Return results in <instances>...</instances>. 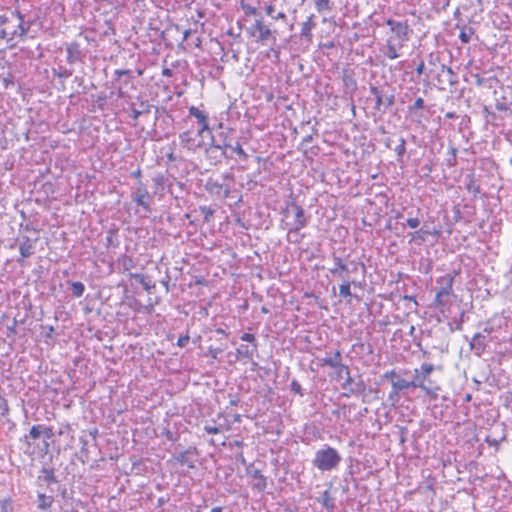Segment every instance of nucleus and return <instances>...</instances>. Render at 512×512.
I'll return each instance as SVG.
<instances>
[{
  "label": "nucleus",
  "instance_id": "obj_1",
  "mask_svg": "<svg viewBox=\"0 0 512 512\" xmlns=\"http://www.w3.org/2000/svg\"><path fill=\"white\" fill-rule=\"evenodd\" d=\"M342 458L335 448L325 446L315 453L313 465L321 471H330L336 468Z\"/></svg>",
  "mask_w": 512,
  "mask_h": 512
},
{
  "label": "nucleus",
  "instance_id": "obj_2",
  "mask_svg": "<svg viewBox=\"0 0 512 512\" xmlns=\"http://www.w3.org/2000/svg\"><path fill=\"white\" fill-rule=\"evenodd\" d=\"M227 181H234L232 174H224L221 176V180L208 178L205 183V190L218 198H227L230 195V186Z\"/></svg>",
  "mask_w": 512,
  "mask_h": 512
},
{
  "label": "nucleus",
  "instance_id": "obj_3",
  "mask_svg": "<svg viewBox=\"0 0 512 512\" xmlns=\"http://www.w3.org/2000/svg\"><path fill=\"white\" fill-rule=\"evenodd\" d=\"M386 24L390 27L392 33L387 41H395L404 46V43L409 40L410 33H412L409 25L406 22L395 21L393 19H388Z\"/></svg>",
  "mask_w": 512,
  "mask_h": 512
},
{
  "label": "nucleus",
  "instance_id": "obj_4",
  "mask_svg": "<svg viewBox=\"0 0 512 512\" xmlns=\"http://www.w3.org/2000/svg\"><path fill=\"white\" fill-rule=\"evenodd\" d=\"M294 213V219L292 222L286 223L288 228V237L291 235H298L299 231L307 225V218L305 217L304 210L297 204H292L290 208H287L286 216L290 212Z\"/></svg>",
  "mask_w": 512,
  "mask_h": 512
},
{
  "label": "nucleus",
  "instance_id": "obj_5",
  "mask_svg": "<svg viewBox=\"0 0 512 512\" xmlns=\"http://www.w3.org/2000/svg\"><path fill=\"white\" fill-rule=\"evenodd\" d=\"M131 199L146 213L151 212L153 197L149 193L147 186L141 180L137 182V187L131 193Z\"/></svg>",
  "mask_w": 512,
  "mask_h": 512
},
{
  "label": "nucleus",
  "instance_id": "obj_6",
  "mask_svg": "<svg viewBox=\"0 0 512 512\" xmlns=\"http://www.w3.org/2000/svg\"><path fill=\"white\" fill-rule=\"evenodd\" d=\"M412 380L413 383H415L414 388H420L432 399H437L440 387L438 385H434L430 376H424V374L419 373L417 369H414V376Z\"/></svg>",
  "mask_w": 512,
  "mask_h": 512
},
{
  "label": "nucleus",
  "instance_id": "obj_7",
  "mask_svg": "<svg viewBox=\"0 0 512 512\" xmlns=\"http://www.w3.org/2000/svg\"><path fill=\"white\" fill-rule=\"evenodd\" d=\"M218 129L219 131L216 133V135L211 137V142H215L216 145H219L227 150L228 147L232 146L235 130L231 127L224 126L223 123L218 125Z\"/></svg>",
  "mask_w": 512,
  "mask_h": 512
},
{
  "label": "nucleus",
  "instance_id": "obj_8",
  "mask_svg": "<svg viewBox=\"0 0 512 512\" xmlns=\"http://www.w3.org/2000/svg\"><path fill=\"white\" fill-rule=\"evenodd\" d=\"M370 92L375 97L376 110L380 111L382 107H384V109H388L394 105L395 96L393 93H388L384 89H379L375 86L370 87Z\"/></svg>",
  "mask_w": 512,
  "mask_h": 512
},
{
  "label": "nucleus",
  "instance_id": "obj_9",
  "mask_svg": "<svg viewBox=\"0 0 512 512\" xmlns=\"http://www.w3.org/2000/svg\"><path fill=\"white\" fill-rule=\"evenodd\" d=\"M342 389H347L350 387V394L355 396L362 395L366 391L365 382L359 377L357 380L353 379L350 375V370L348 369V373L345 372V381L341 385Z\"/></svg>",
  "mask_w": 512,
  "mask_h": 512
},
{
  "label": "nucleus",
  "instance_id": "obj_10",
  "mask_svg": "<svg viewBox=\"0 0 512 512\" xmlns=\"http://www.w3.org/2000/svg\"><path fill=\"white\" fill-rule=\"evenodd\" d=\"M11 16L15 17L19 21V23L17 28L10 33L9 40H14L15 37L24 38L27 35L33 22H25L24 16L17 10L11 11Z\"/></svg>",
  "mask_w": 512,
  "mask_h": 512
},
{
  "label": "nucleus",
  "instance_id": "obj_11",
  "mask_svg": "<svg viewBox=\"0 0 512 512\" xmlns=\"http://www.w3.org/2000/svg\"><path fill=\"white\" fill-rule=\"evenodd\" d=\"M58 483L54 468L42 467L36 479V485L40 488L50 489L52 484Z\"/></svg>",
  "mask_w": 512,
  "mask_h": 512
},
{
  "label": "nucleus",
  "instance_id": "obj_12",
  "mask_svg": "<svg viewBox=\"0 0 512 512\" xmlns=\"http://www.w3.org/2000/svg\"><path fill=\"white\" fill-rule=\"evenodd\" d=\"M415 383L412 381H407L402 378H396V380H392V390L389 393V399L392 401H398L400 393L404 390H408L410 388H414Z\"/></svg>",
  "mask_w": 512,
  "mask_h": 512
},
{
  "label": "nucleus",
  "instance_id": "obj_13",
  "mask_svg": "<svg viewBox=\"0 0 512 512\" xmlns=\"http://www.w3.org/2000/svg\"><path fill=\"white\" fill-rule=\"evenodd\" d=\"M189 115L195 117L200 125V128L197 131L198 136L201 137L204 132L211 131L208 123V115L204 111L199 110L195 106H191L189 108Z\"/></svg>",
  "mask_w": 512,
  "mask_h": 512
},
{
  "label": "nucleus",
  "instance_id": "obj_14",
  "mask_svg": "<svg viewBox=\"0 0 512 512\" xmlns=\"http://www.w3.org/2000/svg\"><path fill=\"white\" fill-rule=\"evenodd\" d=\"M38 237L32 239L28 236H21L18 240L20 241L19 244V252L22 259L29 258L32 256L35 252V244L38 241Z\"/></svg>",
  "mask_w": 512,
  "mask_h": 512
},
{
  "label": "nucleus",
  "instance_id": "obj_15",
  "mask_svg": "<svg viewBox=\"0 0 512 512\" xmlns=\"http://www.w3.org/2000/svg\"><path fill=\"white\" fill-rule=\"evenodd\" d=\"M206 157L215 163L221 162L223 158L229 159L231 156L227 154V150L215 142H211L205 149Z\"/></svg>",
  "mask_w": 512,
  "mask_h": 512
},
{
  "label": "nucleus",
  "instance_id": "obj_16",
  "mask_svg": "<svg viewBox=\"0 0 512 512\" xmlns=\"http://www.w3.org/2000/svg\"><path fill=\"white\" fill-rule=\"evenodd\" d=\"M437 81L440 84H449L450 86H454L458 83V78L456 73L452 70L451 67H448L444 64L441 65V71L437 75Z\"/></svg>",
  "mask_w": 512,
  "mask_h": 512
},
{
  "label": "nucleus",
  "instance_id": "obj_17",
  "mask_svg": "<svg viewBox=\"0 0 512 512\" xmlns=\"http://www.w3.org/2000/svg\"><path fill=\"white\" fill-rule=\"evenodd\" d=\"M469 345L474 354L480 357L484 353L487 346L486 336L481 332L476 333L470 340Z\"/></svg>",
  "mask_w": 512,
  "mask_h": 512
},
{
  "label": "nucleus",
  "instance_id": "obj_18",
  "mask_svg": "<svg viewBox=\"0 0 512 512\" xmlns=\"http://www.w3.org/2000/svg\"><path fill=\"white\" fill-rule=\"evenodd\" d=\"M334 267L329 269V272L333 276H337L339 278L347 279L349 278V266L345 264L342 259L336 255H333Z\"/></svg>",
  "mask_w": 512,
  "mask_h": 512
},
{
  "label": "nucleus",
  "instance_id": "obj_19",
  "mask_svg": "<svg viewBox=\"0 0 512 512\" xmlns=\"http://www.w3.org/2000/svg\"><path fill=\"white\" fill-rule=\"evenodd\" d=\"M437 283L440 284L439 290V298L441 296H450L452 293L453 283H454V276L450 274H446L443 277H440L437 279Z\"/></svg>",
  "mask_w": 512,
  "mask_h": 512
},
{
  "label": "nucleus",
  "instance_id": "obj_20",
  "mask_svg": "<svg viewBox=\"0 0 512 512\" xmlns=\"http://www.w3.org/2000/svg\"><path fill=\"white\" fill-rule=\"evenodd\" d=\"M67 62L74 64L82 60V51L78 42H71L66 46Z\"/></svg>",
  "mask_w": 512,
  "mask_h": 512
},
{
  "label": "nucleus",
  "instance_id": "obj_21",
  "mask_svg": "<svg viewBox=\"0 0 512 512\" xmlns=\"http://www.w3.org/2000/svg\"><path fill=\"white\" fill-rule=\"evenodd\" d=\"M180 144L187 150L195 151L201 147V143H196V140L192 137L191 132L185 131L179 135Z\"/></svg>",
  "mask_w": 512,
  "mask_h": 512
},
{
  "label": "nucleus",
  "instance_id": "obj_22",
  "mask_svg": "<svg viewBox=\"0 0 512 512\" xmlns=\"http://www.w3.org/2000/svg\"><path fill=\"white\" fill-rule=\"evenodd\" d=\"M323 365L329 366L331 368H341V370H345L348 373V366L341 363V352L336 350L333 357L324 358Z\"/></svg>",
  "mask_w": 512,
  "mask_h": 512
},
{
  "label": "nucleus",
  "instance_id": "obj_23",
  "mask_svg": "<svg viewBox=\"0 0 512 512\" xmlns=\"http://www.w3.org/2000/svg\"><path fill=\"white\" fill-rule=\"evenodd\" d=\"M254 28L257 32H259L258 41L262 44H264L272 35L270 28L264 25L261 20L255 21Z\"/></svg>",
  "mask_w": 512,
  "mask_h": 512
},
{
  "label": "nucleus",
  "instance_id": "obj_24",
  "mask_svg": "<svg viewBox=\"0 0 512 512\" xmlns=\"http://www.w3.org/2000/svg\"><path fill=\"white\" fill-rule=\"evenodd\" d=\"M196 451L195 448L187 449L183 452H180L174 456V459L179 462L181 465H187L189 468H194V461L190 459V455L193 454Z\"/></svg>",
  "mask_w": 512,
  "mask_h": 512
},
{
  "label": "nucleus",
  "instance_id": "obj_25",
  "mask_svg": "<svg viewBox=\"0 0 512 512\" xmlns=\"http://www.w3.org/2000/svg\"><path fill=\"white\" fill-rule=\"evenodd\" d=\"M54 502V497L52 495H47L44 492L37 493V508L39 510H47L49 509Z\"/></svg>",
  "mask_w": 512,
  "mask_h": 512
},
{
  "label": "nucleus",
  "instance_id": "obj_26",
  "mask_svg": "<svg viewBox=\"0 0 512 512\" xmlns=\"http://www.w3.org/2000/svg\"><path fill=\"white\" fill-rule=\"evenodd\" d=\"M314 15H310L307 20L303 23L300 35L306 38L308 41L312 40L311 30L315 27Z\"/></svg>",
  "mask_w": 512,
  "mask_h": 512
},
{
  "label": "nucleus",
  "instance_id": "obj_27",
  "mask_svg": "<svg viewBox=\"0 0 512 512\" xmlns=\"http://www.w3.org/2000/svg\"><path fill=\"white\" fill-rule=\"evenodd\" d=\"M251 476L256 480V482L253 484V487L260 492L264 491L266 489L267 483L266 477L261 473V471L255 469L251 472Z\"/></svg>",
  "mask_w": 512,
  "mask_h": 512
},
{
  "label": "nucleus",
  "instance_id": "obj_28",
  "mask_svg": "<svg viewBox=\"0 0 512 512\" xmlns=\"http://www.w3.org/2000/svg\"><path fill=\"white\" fill-rule=\"evenodd\" d=\"M152 105L148 101H140L139 108H132V118L137 120L141 115L150 113Z\"/></svg>",
  "mask_w": 512,
  "mask_h": 512
},
{
  "label": "nucleus",
  "instance_id": "obj_29",
  "mask_svg": "<svg viewBox=\"0 0 512 512\" xmlns=\"http://www.w3.org/2000/svg\"><path fill=\"white\" fill-rule=\"evenodd\" d=\"M41 429H42V425H33L30 429L29 434L24 436L23 440L27 444V449L25 450V452H28V449L31 447V444L29 441L30 438L38 439L42 436Z\"/></svg>",
  "mask_w": 512,
  "mask_h": 512
},
{
  "label": "nucleus",
  "instance_id": "obj_30",
  "mask_svg": "<svg viewBox=\"0 0 512 512\" xmlns=\"http://www.w3.org/2000/svg\"><path fill=\"white\" fill-rule=\"evenodd\" d=\"M402 44L396 43L395 41H387V52L386 56L389 59H397L399 57L398 50L402 48Z\"/></svg>",
  "mask_w": 512,
  "mask_h": 512
},
{
  "label": "nucleus",
  "instance_id": "obj_31",
  "mask_svg": "<svg viewBox=\"0 0 512 512\" xmlns=\"http://www.w3.org/2000/svg\"><path fill=\"white\" fill-rule=\"evenodd\" d=\"M351 284H355V281H351L350 278L343 279V283L339 286V295L342 298H347L352 296L351 293Z\"/></svg>",
  "mask_w": 512,
  "mask_h": 512
},
{
  "label": "nucleus",
  "instance_id": "obj_32",
  "mask_svg": "<svg viewBox=\"0 0 512 512\" xmlns=\"http://www.w3.org/2000/svg\"><path fill=\"white\" fill-rule=\"evenodd\" d=\"M321 498H322L323 507L327 511L332 512L335 508V500L333 497H331L329 491L328 490L324 491Z\"/></svg>",
  "mask_w": 512,
  "mask_h": 512
},
{
  "label": "nucleus",
  "instance_id": "obj_33",
  "mask_svg": "<svg viewBox=\"0 0 512 512\" xmlns=\"http://www.w3.org/2000/svg\"><path fill=\"white\" fill-rule=\"evenodd\" d=\"M474 34V30L472 27L464 26L461 28L459 33V39L462 43L467 44L471 40V36Z\"/></svg>",
  "mask_w": 512,
  "mask_h": 512
},
{
  "label": "nucleus",
  "instance_id": "obj_34",
  "mask_svg": "<svg viewBox=\"0 0 512 512\" xmlns=\"http://www.w3.org/2000/svg\"><path fill=\"white\" fill-rule=\"evenodd\" d=\"M450 304L449 296H441L439 298V292L436 293L434 305L439 309L440 312H444V308Z\"/></svg>",
  "mask_w": 512,
  "mask_h": 512
},
{
  "label": "nucleus",
  "instance_id": "obj_35",
  "mask_svg": "<svg viewBox=\"0 0 512 512\" xmlns=\"http://www.w3.org/2000/svg\"><path fill=\"white\" fill-rule=\"evenodd\" d=\"M228 149H231L233 152H235L242 160H246L248 158L247 153L242 148L239 141H232V146L228 147Z\"/></svg>",
  "mask_w": 512,
  "mask_h": 512
},
{
  "label": "nucleus",
  "instance_id": "obj_36",
  "mask_svg": "<svg viewBox=\"0 0 512 512\" xmlns=\"http://www.w3.org/2000/svg\"><path fill=\"white\" fill-rule=\"evenodd\" d=\"M398 161H401L406 153V141L404 138L399 139V144L394 148Z\"/></svg>",
  "mask_w": 512,
  "mask_h": 512
},
{
  "label": "nucleus",
  "instance_id": "obj_37",
  "mask_svg": "<svg viewBox=\"0 0 512 512\" xmlns=\"http://www.w3.org/2000/svg\"><path fill=\"white\" fill-rule=\"evenodd\" d=\"M0 509L1 512H12L13 511V502L11 497H4L0 499Z\"/></svg>",
  "mask_w": 512,
  "mask_h": 512
},
{
  "label": "nucleus",
  "instance_id": "obj_38",
  "mask_svg": "<svg viewBox=\"0 0 512 512\" xmlns=\"http://www.w3.org/2000/svg\"><path fill=\"white\" fill-rule=\"evenodd\" d=\"M72 293L75 297H81L85 291V286L82 282H72L71 283Z\"/></svg>",
  "mask_w": 512,
  "mask_h": 512
},
{
  "label": "nucleus",
  "instance_id": "obj_39",
  "mask_svg": "<svg viewBox=\"0 0 512 512\" xmlns=\"http://www.w3.org/2000/svg\"><path fill=\"white\" fill-rule=\"evenodd\" d=\"M315 7L318 12L330 11L332 9L330 0H315Z\"/></svg>",
  "mask_w": 512,
  "mask_h": 512
},
{
  "label": "nucleus",
  "instance_id": "obj_40",
  "mask_svg": "<svg viewBox=\"0 0 512 512\" xmlns=\"http://www.w3.org/2000/svg\"><path fill=\"white\" fill-rule=\"evenodd\" d=\"M256 350V345H254V349H249L246 345H241L240 348L237 349V353L245 358H251L253 356L254 351Z\"/></svg>",
  "mask_w": 512,
  "mask_h": 512
},
{
  "label": "nucleus",
  "instance_id": "obj_41",
  "mask_svg": "<svg viewBox=\"0 0 512 512\" xmlns=\"http://www.w3.org/2000/svg\"><path fill=\"white\" fill-rule=\"evenodd\" d=\"M417 371L421 374H424V376H430L431 373L435 370V367L431 363H423L420 368H416Z\"/></svg>",
  "mask_w": 512,
  "mask_h": 512
},
{
  "label": "nucleus",
  "instance_id": "obj_42",
  "mask_svg": "<svg viewBox=\"0 0 512 512\" xmlns=\"http://www.w3.org/2000/svg\"><path fill=\"white\" fill-rule=\"evenodd\" d=\"M199 211L203 215L205 222H209L212 216L214 215V210L208 206H200Z\"/></svg>",
  "mask_w": 512,
  "mask_h": 512
},
{
  "label": "nucleus",
  "instance_id": "obj_43",
  "mask_svg": "<svg viewBox=\"0 0 512 512\" xmlns=\"http://www.w3.org/2000/svg\"><path fill=\"white\" fill-rule=\"evenodd\" d=\"M130 276L132 278H134L136 281H138L140 284H142L145 290H149L150 289V286L146 282V278H145V276L143 274L135 273V274H131Z\"/></svg>",
  "mask_w": 512,
  "mask_h": 512
},
{
  "label": "nucleus",
  "instance_id": "obj_44",
  "mask_svg": "<svg viewBox=\"0 0 512 512\" xmlns=\"http://www.w3.org/2000/svg\"><path fill=\"white\" fill-rule=\"evenodd\" d=\"M423 107H424V100H423V98L419 97L414 101L412 106H409L408 110L410 112H412L415 110L422 109Z\"/></svg>",
  "mask_w": 512,
  "mask_h": 512
},
{
  "label": "nucleus",
  "instance_id": "obj_45",
  "mask_svg": "<svg viewBox=\"0 0 512 512\" xmlns=\"http://www.w3.org/2000/svg\"><path fill=\"white\" fill-rule=\"evenodd\" d=\"M290 388H291V391L294 392L295 394H299L301 396L303 395L302 387L297 380H295V379L292 380Z\"/></svg>",
  "mask_w": 512,
  "mask_h": 512
},
{
  "label": "nucleus",
  "instance_id": "obj_46",
  "mask_svg": "<svg viewBox=\"0 0 512 512\" xmlns=\"http://www.w3.org/2000/svg\"><path fill=\"white\" fill-rule=\"evenodd\" d=\"M241 7L244 10L246 15H255L257 9L249 4H245L244 1L241 2Z\"/></svg>",
  "mask_w": 512,
  "mask_h": 512
},
{
  "label": "nucleus",
  "instance_id": "obj_47",
  "mask_svg": "<svg viewBox=\"0 0 512 512\" xmlns=\"http://www.w3.org/2000/svg\"><path fill=\"white\" fill-rule=\"evenodd\" d=\"M41 432H42V436H44L46 439H51L54 435L53 428L45 426V425H42Z\"/></svg>",
  "mask_w": 512,
  "mask_h": 512
},
{
  "label": "nucleus",
  "instance_id": "obj_48",
  "mask_svg": "<svg viewBox=\"0 0 512 512\" xmlns=\"http://www.w3.org/2000/svg\"><path fill=\"white\" fill-rule=\"evenodd\" d=\"M54 73L58 78L67 79L72 75L73 71L68 69H62L59 72L54 71Z\"/></svg>",
  "mask_w": 512,
  "mask_h": 512
},
{
  "label": "nucleus",
  "instance_id": "obj_49",
  "mask_svg": "<svg viewBox=\"0 0 512 512\" xmlns=\"http://www.w3.org/2000/svg\"><path fill=\"white\" fill-rule=\"evenodd\" d=\"M428 234V230L420 229L414 233V238L419 239L421 241H425Z\"/></svg>",
  "mask_w": 512,
  "mask_h": 512
},
{
  "label": "nucleus",
  "instance_id": "obj_50",
  "mask_svg": "<svg viewBox=\"0 0 512 512\" xmlns=\"http://www.w3.org/2000/svg\"><path fill=\"white\" fill-rule=\"evenodd\" d=\"M204 430L208 433V434H218L222 431V429L218 426H210V425H206L204 427Z\"/></svg>",
  "mask_w": 512,
  "mask_h": 512
},
{
  "label": "nucleus",
  "instance_id": "obj_51",
  "mask_svg": "<svg viewBox=\"0 0 512 512\" xmlns=\"http://www.w3.org/2000/svg\"><path fill=\"white\" fill-rule=\"evenodd\" d=\"M190 337L189 335L180 336L177 340V345L179 347H185L187 343L189 342Z\"/></svg>",
  "mask_w": 512,
  "mask_h": 512
},
{
  "label": "nucleus",
  "instance_id": "obj_52",
  "mask_svg": "<svg viewBox=\"0 0 512 512\" xmlns=\"http://www.w3.org/2000/svg\"><path fill=\"white\" fill-rule=\"evenodd\" d=\"M406 223L410 228H417L420 225V220L418 218H408Z\"/></svg>",
  "mask_w": 512,
  "mask_h": 512
},
{
  "label": "nucleus",
  "instance_id": "obj_53",
  "mask_svg": "<svg viewBox=\"0 0 512 512\" xmlns=\"http://www.w3.org/2000/svg\"><path fill=\"white\" fill-rule=\"evenodd\" d=\"M382 377L384 379H390L391 381L396 380V378H398L395 370H390V371L385 372Z\"/></svg>",
  "mask_w": 512,
  "mask_h": 512
},
{
  "label": "nucleus",
  "instance_id": "obj_54",
  "mask_svg": "<svg viewBox=\"0 0 512 512\" xmlns=\"http://www.w3.org/2000/svg\"><path fill=\"white\" fill-rule=\"evenodd\" d=\"M14 18L15 17H12L11 14L10 15H7V14L0 15V26H3L5 24L9 23Z\"/></svg>",
  "mask_w": 512,
  "mask_h": 512
},
{
  "label": "nucleus",
  "instance_id": "obj_55",
  "mask_svg": "<svg viewBox=\"0 0 512 512\" xmlns=\"http://www.w3.org/2000/svg\"><path fill=\"white\" fill-rule=\"evenodd\" d=\"M241 340L242 341H245V342H255V336L253 334H250V333H244L242 334L241 336Z\"/></svg>",
  "mask_w": 512,
  "mask_h": 512
},
{
  "label": "nucleus",
  "instance_id": "obj_56",
  "mask_svg": "<svg viewBox=\"0 0 512 512\" xmlns=\"http://www.w3.org/2000/svg\"><path fill=\"white\" fill-rule=\"evenodd\" d=\"M449 152L451 154V156L453 157V162H450V167L451 166H455L456 165V154H457V149L454 148V147H451L449 149Z\"/></svg>",
  "mask_w": 512,
  "mask_h": 512
},
{
  "label": "nucleus",
  "instance_id": "obj_57",
  "mask_svg": "<svg viewBox=\"0 0 512 512\" xmlns=\"http://www.w3.org/2000/svg\"><path fill=\"white\" fill-rule=\"evenodd\" d=\"M498 111H507L508 105L505 102H497L495 105Z\"/></svg>",
  "mask_w": 512,
  "mask_h": 512
},
{
  "label": "nucleus",
  "instance_id": "obj_58",
  "mask_svg": "<svg viewBox=\"0 0 512 512\" xmlns=\"http://www.w3.org/2000/svg\"><path fill=\"white\" fill-rule=\"evenodd\" d=\"M10 33L11 32H8L5 28H3V29L0 30V38L1 39H6L7 41H10L9 40Z\"/></svg>",
  "mask_w": 512,
  "mask_h": 512
},
{
  "label": "nucleus",
  "instance_id": "obj_59",
  "mask_svg": "<svg viewBox=\"0 0 512 512\" xmlns=\"http://www.w3.org/2000/svg\"><path fill=\"white\" fill-rule=\"evenodd\" d=\"M130 73H131L130 70H120L119 69V70L115 71V75L117 76L118 79L121 78L124 75H127V76L130 75Z\"/></svg>",
  "mask_w": 512,
  "mask_h": 512
},
{
  "label": "nucleus",
  "instance_id": "obj_60",
  "mask_svg": "<svg viewBox=\"0 0 512 512\" xmlns=\"http://www.w3.org/2000/svg\"><path fill=\"white\" fill-rule=\"evenodd\" d=\"M424 69H425V64H424V62H423V61H421V62L418 64V66L416 67V73H417L418 75H421V74H423Z\"/></svg>",
  "mask_w": 512,
  "mask_h": 512
},
{
  "label": "nucleus",
  "instance_id": "obj_61",
  "mask_svg": "<svg viewBox=\"0 0 512 512\" xmlns=\"http://www.w3.org/2000/svg\"><path fill=\"white\" fill-rule=\"evenodd\" d=\"M467 189L470 190V191H473L474 194H477L480 192L479 190V186H475L473 182H471L470 184H468L467 186Z\"/></svg>",
  "mask_w": 512,
  "mask_h": 512
},
{
  "label": "nucleus",
  "instance_id": "obj_62",
  "mask_svg": "<svg viewBox=\"0 0 512 512\" xmlns=\"http://www.w3.org/2000/svg\"><path fill=\"white\" fill-rule=\"evenodd\" d=\"M358 263L355 262V261H351L350 264L348 266H351L349 267V273L351 272H356L358 270Z\"/></svg>",
  "mask_w": 512,
  "mask_h": 512
},
{
  "label": "nucleus",
  "instance_id": "obj_63",
  "mask_svg": "<svg viewBox=\"0 0 512 512\" xmlns=\"http://www.w3.org/2000/svg\"><path fill=\"white\" fill-rule=\"evenodd\" d=\"M132 259L131 258H128V257H124L123 259V263H124V268L125 270H128L129 267L132 265Z\"/></svg>",
  "mask_w": 512,
  "mask_h": 512
},
{
  "label": "nucleus",
  "instance_id": "obj_64",
  "mask_svg": "<svg viewBox=\"0 0 512 512\" xmlns=\"http://www.w3.org/2000/svg\"><path fill=\"white\" fill-rule=\"evenodd\" d=\"M164 434L167 437V439L170 440V441H176L177 440V438L175 437L174 433H172L169 430H166Z\"/></svg>",
  "mask_w": 512,
  "mask_h": 512
}]
</instances>
